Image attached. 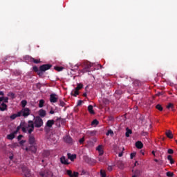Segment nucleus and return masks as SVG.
Here are the masks:
<instances>
[{"mask_svg": "<svg viewBox=\"0 0 177 177\" xmlns=\"http://www.w3.org/2000/svg\"><path fill=\"white\" fill-rule=\"evenodd\" d=\"M60 162L64 165H68V164H70V162H68V159H66V156H62L60 158Z\"/></svg>", "mask_w": 177, "mask_h": 177, "instance_id": "obj_11", "label": "nucleus"}, {"mask_svg": "<svg viewBox=\"0 0 177 177\" xmlns=\"http://www.w3.org/2000/svg\"><path fill=\"white\" fill-rule=\"evenodd\" d=\"M126 137L127 138H129V135H132V130L129 129V128L126 129Z\"/></svg>", "mask_w": 177, "mask_h": 177, "instance_id": "obj_25", "label": "nucleus"}, {"mask_svg": "<svg viewBox=\"0 0 177 177\" xmlns=\"http://www.w3.org/2000/svg\"><path fill=\"white\" fill-rule=\"evenodd\" d=\"M59 106H61L62 107H64V106H66V103H64V102L59 100Z\"/></svg>", "mask_w": 177, "mask_h": 177, "instance_id": "obj_46", "label": "nucleus"}, {"mask_svg": "<svg viewBox=\"0 0 177 177\" xmlns=\"http://www.w3.org/2000/svg\"><path fill=\"white\" fill-rule=\"evenodd\" d=\"M53 125H55L54 120H49L46 122V127H48V128H52Z\"/></svg>", "mask_w": 177, "mask_h": 177, "instance_id": "obj_13", "label": "nucleus"}, {"mask_svg": "<svg viewBox=\"0 0 177 177\" xmlns=\"http://www.w3.org/2000/svg\"><path fill=\"white\" fill-rule=\"evenodd\" d=\"M44 104H45V100H40L39 102V109H42V107H44Z\"/></svg>", "mask_w": 177, "mask_h": 177, "instance_id": "obj_26", "label": "nucleus"}, {"mask_svg": "<svg viewBox=\"0 0 177 177\" xmlns=\"http://www.w3.org/2000/svg\"><path fill=\"white\" fill-rule=\"evenodd\" d=\"M57 95L55 93H52L50 95V103H57Z\"/></svg>", "mask_w": 177, "mask_h": 177, "instance_id": "obj_9", "label": "nucleus"}, {"mask_svg": "<svg viewBox=\"0 0 177 177\" xmlns=\"http://www.w3.org/2000/svg\"><path fill=\"white\" fill-rule=\"evenodd\" d=\"M159 165H162V164H164V161L163 160H160L158 162Z\"/></svg>", "mask_w": 177, "mask_h": 177, "instance_id": "obj_57", "label": "nucleus"}, {"mask_svg": "<svg viewBox=\"0 0 177 177\" xmlns=\"http://www.w3.org/2000/svg\"><path fill=\"white\" fill-rule=\"evenodd\" d=\"M167 160L170 162V164H174L175 163V161H174V159L172 158V156L171 155H169L167 156Z\"/></svg>", "mask_w": 177, "mask_h": 177, "instance_id": "obj_28", "label": "nucleus"}, {"mask_svg": "<svg viewBox=\"0 0 177 177\" xmlns=\"http://www.w3.org/2000/svg\"><path fill=\"white\" fill-rule=\"evenodd\" d=\"M35 128H41L44 126V120L39 116H36L33 121Z\"/></svg>", "mask_w": 177, "mask_h": 177, "instance_id": "obj_4", "label": "nucleus"}, {"mask_svg": "<svg viewBox=\"0 0 177 177\" xmlns=\"http://www.w3.org/2000/svg\"><path fill=\"white\" fill-rule=\"evenodd\" d=\"M64 122H66V120L59 117H57L56 120H55V124L57 128H60V127H62V124H64Z\"/></svg>", "mask_w": 177, "mask_h": 177, "instance_id": "obj_6", "label": "nucleus"}, {"mask_svg": "<svg viewBox=\"0 0 177 177\" xmlns=\"http://www.w3.org/2000/svg\"><path fill=\"white\" fill-rule=\"evenodd\" d=\"M82 88H84V84H82V83H79V84H77L75 89H77V91H80V90L82 89Z\"/></svg>", "mask_w": 177, "mask_h": 177, "instance_id": "obj_27", "label": "nucleus"}, {"mask_svg": "<svg viewBox=\"0 0 177 177\" xmlns=\"http://www.w3.org/2000/svg\"><path fill=\"white\" fill-rule=\"evenodd\" d=\"M136 147H137V149H142L143 143H142V142H140V141H137L136 142Z\"/></svg>", "mask_w": 177, "mask_h": 177, "instance_id": "obj_22", "label": "nucleus"}, {"mask_svg": "<svg viewBox=\"0 0 177 177\" xmlns=\"http://www.w3.org/2000/svg\"><path fill=\"white\" fill-rule=\"evenodd\" d=\"M50 155V152H49V151H44L43 156L49 157Z\"/></svg>", "mask_w": 177, "mask_h": 177, "instance_id": "obj_30", "label": "nucleus"}, {"mask_svg": "<svg viewBox=\"0 0 177 177\" xmlns=\"http://www.w3.org/2000/svg\"><path fill=\"white\" fill-rule=\"evenodd\" d=\"M37 75L39 77H42L44 75V72L42 71H41V69H39V71L37 72Z\"/></svg>", "mask_w": 177, "mask_h": 177, "instance_id": "obj_35", "label": "nucleus"}, {"mask_svg": "<svg viewBox=\"0 0 177 177\" xmlns=\"http://www.w3.org/2000/svg\"><path fill=\"white\" fill-rule=\"evenodd\" d=\"M135 174H136V175L132 176V177H138V176H139V174H140V171L137 170V171H136Z\"/></svg>", "mask_w": 177, "mask_h": 177, "instance_id": "obj_44", "label": "nucleus"}, {"mask_svg": "<svg viewBox=\"0 0 177 177\" xmlns=\"http://www.w3.org/2000/svg\"><path fill=\"white\" fill-rule=\"evenodd\" d=\"M167 153L169 154H174V149H169L168 151H167Z\"/></svg>", "mask_w": 177, "mask_h": 177, "instance_id": "obj_49", "label": "nucleus"}, {"mask_svg": "<svg viewBox=\"0 0 177 177\" xmlns=\"http://www.w3.org/2000/svg\"><path fill=\"white\" fill-rule=\"evenodd\" d=\"M64 141L66 143H72L73 142V138L71 137L66 136V137L64 138Z\"/></svg>", "mask_w": 177, "mask_h": 177, "instance_id": "obj_20", "label": "nucleus"}, {"mask_svg": "<svg viewBox=\"0 0 177 177\" xmlns=\"http://www.w3.org/2000/svg\"><path fill=\"white\" fill-rule=\"evenodd\" d=\"M23 173H24V176H26V177L31 176V171H30V170L27 168H25L23 169Z\"/></svg>", "mask_w": 177, "mask_h": 177, "instance_id": "obj_14", "label": "nucleus"}, {"mask_svg": "<svg viewBox=\"0 0 177 177\" xmlns=\"http://www.w3.org/2000/svg\"><path fill=\"white\" fill-rule=\"evenodd\" d=\"M28 143L30 146L26 147V148H24V149L26 150L27 153L29 151H31V153H37V147H35L37 145V140L35 139L34 134H29Z\"/></svg>", "mask_w": 177, "mask_h": 177, "instance_id": "obj_1", "label": "nucleus"}, {"mask_svg": "<svg viewBox=\"0 0 177 177\" xmlns=\"http://www.w3.org/2000/svg\"><path fill=\"white\" fill-rule=\"evenodd\" d=\"M5 110H8V105H6V104L3 102L0 105V111H5Z\"/></svg>", "mask_w": 177, "mask_h": 177, "instance_id": "obj_18", "label": "nucleus"}, {"mask_svg": "<svg viewBox=\"0 0 177 177\" xmlns=\"http://www.w3.org/2000/svg\"><path fill=\"white\" fill-rule=\"evenodd\" d=\"M136 156V153H131L130 154V158L132 160V158H133V157H135Z\"/></svg>", "mask_w": 177, "mask_h": 177, "instance_id": "obj_51", "label": "nucleus"}, {"mask_svg": "<svg viewBox=\"0 0 177 177\" xmlns=\"http://www.w3.org/2000/svg\"><path fill=\"white\" fill-rule=\"evenodd\" d=\"M166 175H167V176H168V177H172V176H174V173H172V172H171V171H167V172L166 173Z\"/></svg>", "mask_w": 177, "mask_h": 177, "instance_id": "obj_40", "label": "nucleus"}, {"mask_svg": "<svg viewBox=\"0 0 177 177\" xmlns=\"http://www.w3.org/2000/svg\"><path fill=\"white\" fill-rule=\"evenodd\" d=\"M100 175H101V177H106V171L103 170H100Z\"/></svg>", "mask_w": 177, "mask_h": 177, "instance_id": "obj_36", "label": "nucleus"}, {"mask_svg": "<svg viewBox=\"0 0 177 177\" xmlns=\"http://www.w3.org/2000/svg\"><path fill=\"white\" fill-rule=\"evenodd\" d=\"M153 161H155V162H158V159H154Z\"/></svg>", "mask_w": 177, "mask_h": 177, "instance_id": "obj_63", "label": "nucleus"}, {"mask_svg": "<svg viewBox=\"0 0 177 177\" xmlns=\"http://www.w3.org/2000/svg\"><path fill=\"white\" fill-rule=\"evenodd\" d=\"M16 133H14V131L8 135H7V139H8V140H13V139H15V138H16Z\"/></svg>", "mask_w": 177, "mask_h": 177, "instance_id": "obj_15", "label": "nucleus"}, {"mask_svg": "<svg viewBox=\"0 0 177 177\" xmlns=\"http://www.w3.org/2000/svg\"><path fill=\"white\" fill-rule=\"evenodd\" d=\"M20 113L21 117H24V118H27L30 114H31V110L29 108H22V109L19 111Z\"/></svg>", "mask_w": 177, "mask_h": 177, "instance_id": "obj_5", "label": "nucleus"}, {"mask_svg": "<svg viewBox=\"0 0 177 177\" xmlns=\"http://www.w3.org/2000/svg\"><path fill=\"white\" fill-rule=\"evenodd\" d=\"M3 91H0V102H3Z\"/></svg>", "mask_w": 177, "mask_h": 177, "instance_id": "obj_34", "label": "nucleus"}, {"mask_svg": "<svg viewBox=\"0 0 177 177\" xmlns=\"http://www.w3.org/2000/svg\"><path fill=\"white\" fill-rule=\"evenodd\" d=\"M92 125H98L99 124V121L95 119L92 122Z\"/></svg>", "mask_w": 177, "mask_h": 177, "instance_id": "obj_39", "label": "nucleus"}, {"mask_svg": "<svg viewBox=\"0 0 177 177\" xmlns=\"http://www.w3.org/2000/svg\"><path fill=\"white\" fill-rule=\"evenodd\" d=\"M93 66V64L89 62H84L82 64L83 69L80 71V73H89L91 71V68Z\"/></svg>", "mask_w": 177, "mask_h": 177, "instance_id": "obj_3", "label": "nucleus"}, {"mask_svg": "<svg viewBox=\"0 0 177 177\" xmlns=\"http://www.w3.org/2000/svg\"><path fill=\"white\" fill-rule=\"evenodd\" d=\"M82 104V100H79L77 102V106H81Z\"/></svg>", "mask_w": 177, "mask_h": 177, "instance_id": "obj_56", "label": "nucleus"}, {"mask_svg": "<svg viewBox=\"0 0 177 177\" xmlns=\"http://www.w3.org/2000/svg\"><path fill=\"white\" fill-rule=\"evenodd\" d=\"M30 62L35 63V64H38V63H41V61L39 59H35L34 58H32L30 59Z\"/></svg>", "mask_w": 177, "mask_h": 177, "instance_id": "obj_32", "label": "nucleus"}, {"mask_svg": "<svg viewBox=\"0 0 177 177\" xmlns=\"http://www.w3.org/2000/svg\"><path fill=\"white\" fill-rule=\"evenodd\" d=\"M122 156H123L122 152L119 153L118 157H122Z\"/></svg>", "mask_w": 177, "mask_h": 177, "instance_id": "obj_59", "label": "nucleus"}, {"mask_svg": "<svg viewBox=\"0 0 177 177\" xmlns=\"http://www.w3.org/2000/svg\"><path fill=\"white\" fill-rule=\"evenodd\" d=\"M35 127L34 126V121L32 120H29L28 121V124H26L25 126L22 127L21 130L22 132L24 133H29L31 134L32 132H34Z\"/></svg>", "mask_w": 177, "mask_h": 177, "instance_id": "obj_2", "label": "nucleus"}, {"mask_svg": "<svg viewBox=\"0 0 177 177\" xmlns=\"http://www.w3.org/2000/svg\"><path fill=\"white\" fill-rule=\"evenodd\" d=\"M88 111L92 115H95V111H93V106L89 105L88 106Z\"/></svg>", "mask_w": 177, "mask_h": 177, "instance_id": "obj_24", "label": "nucleus"}, {"mask_svg": "<svg viewBox=\"0 0 177 177\" xmlns=\"http://www.w3.org/2000/svg\"><path fill=\"white\" fill-rule=\"evenodd\" d=\"M39 175L41 177H48L49 176V171L48 170L40 171Z\"/></svg>", "mask_w": 177, "mask_h": 177, "instance_id": "obj_16", "label": "nucleus"}, {"mask_svg": "<svg viewBox=\"0 0 177 177\" xmlns=\"http://www.w3.org/2000/svg\"><path fill=\"white\" fill-rule=\"evenodd\" d=\"M84 142H85V138L83 137L80 140L79 142L80 143V145H82L84 143Z\"/></svg>", "mask_w": 177, "mask_h": 177, "instance_id": "obj_47", "label": "nucleus"}, {"mask_svg": "<svg viewBox=\"0 0 177 177\" xmlns=\"http://www.w3.org/2000/svg\"><path fill=\"white\" fill-rule=\"evenodd\" d=\"M98 160L100 162H104V158H103V156H100V157L98 158Z\"/></svg>", "mask_w": 177, "mask_h": 177, "instance_id": "obj_43", "label": "nucleus"}, {"mask_svg": "<svg viewBox=\"0 0 177 177\" xmlns=\"http://www.w3.org/2000/svg\"><path fill=\"white\" fill-rule=\"evenodd\" d=\"M108 171H109V172H111V171H113V167L112 166H108Z\"/></svg>", "mask_w": 177, "mask_h": 177, "instance_id": "obj_52", "label": "nucleus"}, {"mask_svg": "<svg viewBox=\"0 0 177 177\" xmlns=\"http://www.w3.org/2000/svg\"><path fill=\"white\" fill-rule=\"evenodd\" d=\"M21 128H23V127H21V124L18 126L16 129L15 131H14V133L17 135V133H19V131H20V129H21Z\"/></svg>", "mask_w": 177, "mask_h": 177, "instance_id": "obj_31", "label": "nucleus"}, {"mask_svg": "<svg viewBox=\"0 0 177 177\" xmlns=\"http://www.w3.org/2000/svg\"><path fill=\"white\" fill-rule=\"evenodd\" d=\"M21 107L22 109H26V106H27V101L26 100H22L21 102Z\"/></svg>", "mask_w": 177, "mask_h": 177, "instance_id": "obj_29", "label": "nucleus"}, {"mask_svg": "<svg viewBox=\"0 0 177 177\" xmlns=\"http://www.w3.org/2000/svg\"><path fill=\"white\" fill-rule=\"evenodd\" d=\"M86 174V171H85L84 169H82L81 171V175H85Z\"/></svg>", "mask_w": 177, "mask_h": 177, "instance_id": "obj_53", "label": "nucleus"}, {"mask_svg": "<svg viewBox=\"0 0 177 177\" xmlns=\"http://www.w3.org/2000/svg\"><path fill=\"white\" fill-rule=\"evenodd\" d=\"M52 68V64H44L40 66L39 69L41 70V71H43L44 73H45V71L50 70V68Z\"/></svg>", "mask_w": 177, "mask_h": 177, "instance_id": "obj_8", "label": "nucleus"}, {"mask_svg": "<svg viewBox=\"0 0 177 177\" xmlns=\"http://www.w3.org/2000/svg\"><path fill=\"white\" fill-rule=\"evenodd\" d=\"M21 138H23V135H19L17 137L18 140H21Z\"/></svg>", "mask_w": 177, "mask_h": 177, "instance_id": "obj_55", "label": "nucleus"}, {"mask_svg": "<svg viewBox=\"0 0 177 177\" xmlns=\"http://www.w3.org/2000/svg\"><path fill=\"white\" fill-rule=\"evenodd\" d=\"M64 68L62 67V66H55V70H56L57 71H63V69Z\"/></svg>", "mask_w": 177, "mask_h": 177, "instance_id": "obj_33", "label": "nucleus"}, {"mask_svg": "<svg viewBox=\"0 0 177 177\" xmlns=\"http://www.w3.org/2000/svg\"><path fill=\"white\" fill-rule=\"evenodd\" d=\"M156 109L159 110V111H162V106L160 104L156 105Z\"/></svg>", "mask_w": 177, "mask_h": 177, "instance_id": "obj_42", "label": "nucleus"}, {"mask_svg": "<svg viewBox=\"0 0 177 177\" xmlns=\"http://www.w3.org/2000/svg\"><path fill=\"white\" fill-rule=\"evenodd\" d=\"M66 174L68 175V176L73 177V171L71 170H67Z\"/></svg>", "mask_w": 177, "mask_h": 177, "instance_id": "obj_38", "label": "nucleus"}, {"mask_svg": "<svg viewBox=\"0 0 177 177\" xmlns=\"http://www.w3.org/2000/svg\"><path fill=\"white\" fill-rule=\"evenodd\" d=\"M160 95H162V93H158L157 96H160Z\"/></svg>", "mask_w": 177, "mask_h": 177, "instance_id": "obj_60", "label": "nucleus"}, {"mask_svg": "<svg viewBox=\"0 0 177 177\" xmlns=\"http://www.w3.org/2000/svg\"><path fill=\"white\" fill-rule=\"evenodd\" d=\"M96 133H97V131L93 130V131H87L86 132L85 136L86 138H92V136H96Z\"/></svg>", "mask_w": 177, "mask_h": 177, "instance_id": "obj_7", "label": "nucleus"}, {"mask_svg": "<svg viewBox=\"0 0 177 177\" xmlns=\"http://www.w3.org/2000/svg\"><path fill=\"white\" fill-rule=\"evenodd\" d=\"M38 114L40 118H44V117H46V111L44 109H39L38 111Z\"/></svg>", "mask_w": 177, "mask_h": 177, "instance_id": "obj_12", "label": "nucleus"}, {"mask_svg": "<svg viewBox=\"0 0 177 177\" xmlns=\"http://www.w3.org/2000/svg\"><path fill=\"white\" fill-rule=\"evenodd\" d=\"M78 91L79 90H77L76 88H75V91H72L71 93V96H74V97H77V96L80 95V91Z\"/></svg>", "mask_w": 177, "mask_h": 177, "instance_id": "obj_21", "label": "nucleus"}, {"mask_svg": "<svg viewBox=\"0 0 177 177\" xmlns=\"http://www.w3.org/2000/svg\"><path fill=\"white\" fill-rule=\"evenodd\" d=\"M152 154H153V156H156V151H152Z\"/></svg>", "mask_w": 177, "mask_h": 177, "instance_id": "obj_61", "label": "nucleus"}, {"mask_svg": "<svg viewBox=\"0 0 177 177\" xmlns=\"http://www.w3.org/2000/svg\"><path fill=\"white\" fill-rule=\"evenodd\" d=\"M167 109H174V104L169 103V104L167 106Z\"/></svg>", "mask_w": 177, "mask_h": 177, "instance_id": "obj_45", "label": "nucleus"}, {"mask_svg": "<svg viewBox=\"0 0 177 177\" xmlns=\"http://www.w3.org/2000/svg\"><path fill=\"white\" fill-rule=\"evenodd\" d=\"M67 156H68V160H71V161H74V160H75V158H77V155H75V154L71 155V153H68L67 154Z\"/></svg>", "mask_w": 177, "mask_h": 177, "instance_id": "obj_17", "label": "nucleus"}, {"mask_svg": "<svg viewBox=\"0 0 177 177\" xmlns=\"http://www.w3.org/2000/svg\"><path fill=\"white\" fill-rule=\"evenodd\" d=\"M83 96H84V97H86V93H84L83 94Z\"/></svg>", "mask_w": 177, "mask_h": 177, "instance_id": "obj_62", "label": "nucleus"}, {"mask_svg": "<svg viewBox=\"0 0 177 177\" xmlns=\"http://www.w3.org/2000/svg\"><path fill=\"white\" fill-rule=\"evenodd\" d=\"M166 136H167L169 139H173L174 135L172 134V131H171V130H168L166 132Z\"/></svg>", "mask_w": 177, "mask_h": 177, "instance_id": "obj_23", "label": "nucleus"}, {"mask_svg": "<svg viewBox=\"0 0 177 177\" xmlns=\"http://www.w3.org/2000/svg\"><path fill=\"white\" fill-rule=\"evenodd\" d=\"M106 136H109V135H114V132L112 131V130H109L106 133Z\"/></svg>", "mask_w": 177, "mask_h": 177, "instance_id": "obj_37", "label": "nucleus"}, {"mask_svg": "<svg viewBox=\"0 0 177 177\" xmlns=\"http://www.w3.org/2000/svg\"><path fill=\"white\" fill-rule=\"evenodd\" d=\"M17 117H21L20 112H17V113L12 114V115L10 116V118L11 120H16V118H17Z\"/></svg>", "mask_w": 177, "mask_h": 177, "instance_id": "obj_19", "label": "nucleus"}, {"mask_svg": "<svg viewBox=\"0 0 177 177\" xmlns=\"http://www.w3.org/2000/svg\"><path fill=\"white\" fill-rule=\"evenodd\" d=\"M3 100L4 103H8L9 98L8 97H3Z\"/></svg>", "mask_w": 177, "mask_h": 177, "instance_id": "obj_50", "label": "nucleus"}, {"mask_svg": "<svg viewBox=\"0 0 177 177\" xmlns=\"http://www.w3.org/2000/svg\"><path fill=\"white\" fill-rule=\"evenodd\" d=\"M97 151L99 153V156H102V154H104V149L102 145H100L96 148Z\"/></svg>", "mask_w": 177, "mask_h": 177, "instance_id": "obj_10", "label": "nucleus"}, {"mask_svg": "<svg viewBox=\"0 0 177 177\" xmlns=\"http://www.w3.org/2000/svg\"><path fill=\"white\" fill-rule=\"evenodd\" d=\"M10 160H13V156H10Z\"/></svg>", "mask_w": 177, "mask_h": 177, "instance_id": "obj_64", "label": "nucleus"}, {"mask_svg": "<svg viewBox=\"0 0 177 177\" xmlns=\"http://www.w3.org/2000/svg\"><path fill=\"white\" fill-rule=\"evenodd\" d=\"M33 71H35V73H38V71H39V69H38L37 66H33Z\"/></svg>", "mask_w": 177, "mask_h": 177, "instance_id": "obj_48", "label": "nucleus"}, {"mask_svg": "<svg viewBox=\"0 0 177 177\" xmlns=\"http://www.w3.org/2000/svg\"><path fill=\"white\" fill-rule=\"evenodd\" d=\"M24 143H26V140H21V141L19 142V144H20V145H24Z\"/></svg>", "mask_w": 177, "mask_h": 177, "instance_id": "obj_54", "label": "nucleus"}, {"mask_svg": "<svg viewBox=\"0 0 177 177\" xmlns=\"http://www.w3.org/2000/svg\"><path fill=\"white\" fill-rule=\"evenodd\" d=\"M8 96H10V97H11V99H15V97H16L13 93H8Z\"/></svg>", "mask_w": 177, "mask_h": 177, "instance_id": "obj_41", "label": "nucleus"}, {"mask_svg": "<svg viewBox=\"0 0 177 177\" xmlns=\"http://www.w3.org/2000/svg\"><path fill=\"white\" fill-rule=\"evenodd\" d=\"M49 113L50 114H55V111H53V109H51Z\"/></svg>", "mask_w": 177, "mask_h": 177, "instance_id": "obj_58", "label": "nucleus"}]
</instances>
